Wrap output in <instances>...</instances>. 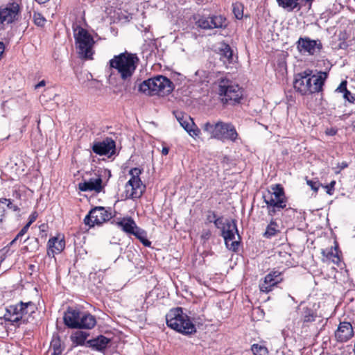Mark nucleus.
I'll return each instance as SVG.
<instances>
[{"instance_id":"1","label":"nucleus","mask_w":355,"mask_h":355,"mask_svg":"<svg viewBox=\"0 0 355 355\" xmlns=\"http://www.w3.org/2000/svg\"><path fill=\"white\" fill-rule=\"evenodd\" d=\"M37 307L33 302H19L16 304L8 306L3 318L11 324L19 327L21 324L33 323L35 320Z\"/></svg>"},{"instance_id":"2","label":"nucleus","mask_w":355,"mask_h":355,"mask_svg":"<svg viewBox=\"0 0 355 355\" xmlns=\"http://www.w3.org/2000/svg\"><path fill=\"white\" fill-rule=\"evenodd\" d=\"M140 60L136 53L125 51L119 55H114L110 60L109 64L111 69L116 70L120 78L124 83H130L134 75Z\"/></svg>"},{"instance_id":"3","label":"nucleus","mask_w":355,"mask_h":355,"mask_svg":"<svg viewBox=\"0 0 355 355\" xmlns=\"http://www.w3.org/2000/svg\"><path fill=\"white\" fill-rule=\"evenodd\" d=\"M167 326L183 335H191L196 332V327L182 307L171 309L166 315Z\"/></svg>"},{"instance_id":"4","label":"nucleus","mask_w":355,"mask_h":355,"mask_svg":"<svg viewBox=\"0 0 355 355\" xmlns=\"http://www.w3.org/2000/svg\"><path fill=\"white\" fill-rule=\"evenodd\" d=\"M217 94L218 99L223 105H236L241 103L243 98V89L231 80L221 77L218 81Z\"/></svg>"},{"instance_id":"5","label":"nucleus","mask_w":355,"mask_h":355,"mask_svg":"<svg viewBox=\"0 0 355 355\" xmlns=\"http://www.w3.org/2000/svg\"><path fill=\"white\" fill-rule=\"evenodd\" d=\"M174 88L175 85L169 78L157 75L144 80L139 86V91L148 96H164L170 94Z\"/></svg>"},{"instance_id":"6","label":"nucleus","mask_w":355,"mask_h":355,"mask_svg":"<svg viewBox=\"0 0 355 355\" xmlns=\"http://www.w3.org/2000/svg\"><path fill=\"white\" fill-rule=\"evenodd\" d=\"M203 130L210 135L211 138L225 141V140L235 142L239 134L232 123L219 121L215 123L207 122L203 125Z\"/></svg>"},{"instance_id":"7","label":"nucleus","mask_w":355,"mask_h":355,"mask_svg":"<svg viewBox=\"0 0 355 355\" xmlns=\"http://www.w3.org/2000/svg\"><path fill=\"white\" fill-rule=\"evenodd\" d=\"M73 31L76 46L80 57L87 60L92 59V48L95 42L92 35L79 25H73Z\"/></svg>"},{"instance_id":"8","label":"nucleus","mask_w":355,"mask_h":355,"mask_svg":"<svg viewBox=\"0 0 355 355\" xmlns=\"http://www.w3.org/2000/svg\"><path fill=\"white\" fill-rule=\"evenodd\" d=\"M128 235L135 236L145 247H150L151 242L147 238V232L138 227L131 216L119 218L112 222Z\"/></svg>"},{"instance_id":"9","label":"nucleus","mask_w":355,"mask_h":355,"mask_svg":"<svg viewBox=\"0 0 355 355\" xmlns=\"http://www.w3.org/2000/svg\"><path fill=\"white\" fill-rule=\"evenodd\" d=\"M142 171V169L137 167L130 170L129 174L131 175V178L125 184L126 198L139 199L145 192L146 185L142 183L139 178Z\"/></svg>"},{"instance_id":"10","label":"nucleus","mask_w":355,"mask_h":355,"mask_svg":"<svg viewBox=\"0 0 355 355\" xmlns=\"http://www.w3.org/2000/svg\"><path fill=\"white\" fill-rule=\"evenodd\" d=\"M231 223H227V227L220 232V236L223 238L226 248L234 252H237L241 245V236L239 233L236 220L232 219Z\"/></svg>"},{"instance_id":"11","label":"nucleus","mask_w":355,"mask_h":355,"mask_svg":"<svg viewBox=\"0 0 355 355\" xmlns=\"http://www.w3.org/2000/svg\"><path fill=\"white\" fill-rule=\"evenodd\" d=\"M111 208L105 207H95L92 208L84 218V223L89 227L95 225H101L112 218Z\"/></svg>"},{"instance_id":"12","label":"nucleus","mask_w":355,"mask_h":355,"mask_svg":"<svg viewBox=\"0 0 355 355\" xmlns=\"http://www.w3.org/2000/svg\"><path fill=\"white\" fill-rule=\"evenodd\" d=\"M312 73L311 69H307L295 75L293 87L302 96L313 94Z\"/></svg>"},{"instance_id":"13","label":"nucleus","mask_w":355,"mask_h":355,"mask_svg":"<svg viewBox=\"0 0 355 355\" xmlns=\"http://www.w3.org/2000/svg\"><path fill=\"white\" fill-rule=\"evenodd\" d=\"M296 48L302 55H314L322 49L320 40H312L309 37H300L296 42Z\"/></svg>"},{"instance_id":"14","label":"nucleus","mask_w":355,"mask_h":355,"mask_svg":"<svg viewBox=\"0 0 355 355\" xmlns=\"http://www.w3.org/2000/svg\"><path fill=\"white\" fill-rule=\"evenodd\" d=\"M20 12V6L15 1L8 3L6 7H0V30L3 28V25L12 24L17 20Z\"/></svg>"},{"instance_id":"15","label":"nucleus","mask_w":355,"mask_h":355,"mask_svg":"<svg viewBox=\"0 0 355 355\" xmlns=\"http://www.w3.org/2000/svg\"><path fill=\"white\" fill-rule=\"evenodd\" d=\"M282 281V273L279 270L273 269L266 275L263 282H260L259 290L262 293H268Z\"/></svg>"},{"instance_id":"16","label":"nucleus","mask_w":355,"mask_h":355,"mask_svg":"<svg viewBox=\"0 0 355 355\" xmlns=\"http://www.w3.org/2000/svg\"><path fill=\"white\" fill-rule=\"evenodd\" d=\"M92 149L96 155H108L110 157L116 153V143L111 137H106L101 141L94 142Z\"/></svg>"},{"instance_id":"17","label":"nucleus","mask_w":355,"mask_h":355,"mask_svg":"<svg viewBox=\"0 0 355 355\" xmlns=\"http://www.w3.org/2000/svg\"><path fill=\"white\" fill-rule=\"evenodd\" d=\"M82 311L77 307L68 306L64 313L63 322L69 329H76L78 327Z\"/></svg>"},{"instance_id":"18","label":"nucleus","mask_w":355,"mask_h":355,"mask_svg":"<svg viewBox=\"0 0 355 355\" xmlns=\"http://www.w3.org/2000/svg\"><path fill=\"white\" fill-rule=\"evenodd\" d=\"M270 188L272 191H268L267 193L263 194L262 198L263 201H265V198L268 200L271 198L275 202H282V205L286 207L287 198L282 185L280 184H272Z\"/></svg>"},{"instance_id":"19","label":"nucleus","mask_w":355,"mask_h":355,"mask_svg":"<svg viewBox=\"0 0 355 355\" xmlns=\"http://www.w3.org/2000/svg\"><path fill=\"white\" fill-rule=\"evenodd\" d=\"M354 336L352 325L349 322H340L336 331H335V338L338 343H345L351 339Z\"/></svg>"},{"instance_id":"20","label":"nucleus","mask_w":355,"mask_h":355,"mask_svg":"<svg viewBox=\"0 0 355 355\" xmlns=\"http://www.w3.org/2000/svg\"><path fill=\"white\" fill-rule=\"evenodd\" d=\"M47 254L53 257L55 254L60 253L65 248V241L63 235L58 234L49 239L47 243Z\"/></svg>"},{"instance_id":"21","label":"nucleus","mask_w":355,"mask_h":355,"mask_svg":"<svg viewBox=\"0 0 355 355\" xmlns=\"http://www.w3.org/2000/svg\"><path fill=\"white\" fill-rule=\"evenodd\" d=\"M103 180L101 175H98L97 178H89L88 180H85L78 184V189L81 191H95L100 193L103 187Z\"/></svg>"},{"instance_id":"22","label":"nucleus","mask_w":355,"mask_h":355,"mask_svg":"<svg viewBox=\"0 0 355 355\" xmlns=\"http://www.w3.org/2000/svg\"><path fill=\"white\" fill-rule=\"evenodd\" d=\"M111 340L103 335H99L96 338L90 339L86 342V345L94 350L104 352L107 347Z\"/></svg>"},{"instance_id":"23","label":"nucleus","mask_w":355,"mask_h":355,"mask_svg":"<svg viewBox=\"0 0 355 355\" xmlns=\"http://www.w3.org/2000/svg\"><path fill=\"white\" fill-rule=\"evenodd\" d=\"M96 324V319L94 315L88 311H82L76 329H92Z\"/></svg>"},{"instance_id":"24","label":"nucleus","mask_w":355,"mask_h":355,"mask_svg":"<svg viewBox=\"0 0 355 355\" xmlns=\"http://www.w3.org/2000/svg\"><path fill=\"white\" fill-rule=\"evenodd\" d=\"M311 77L313 94L322 92L325 80L328 78V73L326 71H319L318 76L311 74Z\"/></svg>"},{"instance_id":"25","label":"nucleus","mask_w":355,"mask_h":355,"mask_svg":"<svg viewBox=\"0 0 355 355\" xmlns=\"http://www.w3.org/2000/svg\"><path fill=\"white\" fill-rule=\"evenodd\" d=\"M347 81L344 80H342L338 87L334 90L335 93L343 94V98L345 103L349 104L355 103V94H352L347 87Z\"/></svg>"},{"instance_id":"26","label":"nucleus","mask_w":355,"mask_h":355,"mask_svg":"<svg viewBox=\"0 0 355 355\" xmlns=\"http://www.w3.org/2000/svg\"><path fill=\"white\" fill-rule=\"evenodd\" d=\"M279 7L287 10L293 11L294 10H299L303 2H306V0H276Z\"/></svg>"},{"instance_id":"27","label":"nucleus","mask_w":355,"mask_h":355,"mask_svg":"<svg viewBox=\"0 0 355 355\" xmlns=\"http://www.w3.org/2000/svg\"><path fill=\"white\" fill-rule=\"evenodd\" d=\"M218 54L220 60L224 64H231L233 62V51L230 46L226 43H223L221 47L219 49Z\"/></svg>"},{"instance_id":"28","label":"nucleus","mask_w":355,"mask_h":355,"mask_svg":"<svg viewBox=\"0 0 355 355\" xmlns=\"http://www.w3.org/2000/svg\"><path fill=\"white\" fill-rule=\"evenodd\" d=\"M51 347L53 350L51 355H62V353L65 349L64 344L61 340V338L57 332H55L53 334L51 341Z\"/></svg>"},{"instance_id":"29","label":"nucleus","mask_w":355,"mask_h":355,"mask_svg":"<svg viewBox=\"0 0 355 355\" xmlns=\"http://www.w3.org/2000/svg\"><path fill=\"white\" fill-rule=\"evenodd\" d=\"M263 202L266 204L268 215L272 217V218H273L278 211L286 208V207L282 205V202L279 201L275 202L271 198L268 200L265 198V201Z\"/></svg>"},{"instance_id":"30","label":"nucleus","mask_w":355,"mask_h":355,"mask_svg":"<svg viewBox=\"0 0 355 355\" xmlns=\"http://www.w3.org/2000/svg\"><path fill=\"white\" fill-rule=\"evenodd\" d=\"M339 252L338 247V245H336L334 250L331 247L329 250H322V253L323 256L327 257V259L331 260L334 263L338 266L341 261Z\"/></svg>"},{"instance_id":"31","label":"nucleus","mask_w":355,"mask_h":355,"mask_svg":"<svg viewBox=\"0 0 355 355\" xmlns=\"http://www.w3.org/2000/svg\"><path fill=\"white\" fill-rule=\"evenodd\" d=\"M279 232V225L274 218H271L269 224L266 228L263 236L266 239H271Z\"/></svg>"},{"instance_id":"32","label":"nucleus","mask_w":355,"mask_h":355,"mask_svg":"<svg viewBox=\"0 0 355 355\" xmlns=\"http://www.w3.org/2000/svg\"><path fill=\"white\" fill-rule=\"evenodd\" d=\"M89 336V334L86 331H77L70 336V339L76 345H83Z\"/></svg>"},{"instance_id":"33","label":"nucleus","mask_w":355,"mask_h":355,"mask_svg":"<svg viewBox=\"0 0 355 355\" xmlns=\"http://www.w3.org/2000/svg\"><path fill=\"white\" fill-rule=\"evenodd\" d=\"M226 18L222 15H212L209 17V23L213 28H223L227 26Z\"/></svg>"},{"instance_id":"34","label":"nucleus","mask_w":355,"mask_h":355,"mask_svg":"<svg viewBox=\"0 0 355 355\" xmlns=\"http://www.w3.org/2000/svg\"><path fill=\"white\" fill-rule=\"evenodd\" d=\"M175 114V117L180 125L184 129L189 128L190 125H195V123L193 119L188 116H184L182 112H174Z\"/></svg>"},{"instance_id":"35","label":"nucleus","mask_w":355,"mask_h":355,"mask_svg":"<svg viewBox=\"0 0 355 355\" xmlns=\"http://www.w3.org/2000/svg\"><path fill=\"white\" fill-rule=\"evenodd\" d=\"M317 317L315 311L309 307H304L302 313V320L303 323L312 322L315 320Z\"/></svg>"},{"instance_id":"36","label":"nucleus","mask_w":355,"mask_h":355,"mask_svg":"<svg viewBox=\"0 0 355 355\" xmlns=\"http://www.w3.org/2000/svg\"><path fill=\"white\" fill-rule=\"evenodd\" d=\"M244 6L242 3L236 1L232 3V12L237 19H242L243 17Z\"/></svg>"},{"instance_id":"37","label":"nucleus","mask_w":355,"mask_h":355,"mask_svg":"<svg viewBox=\"0 0 355 355\" xmlns=\"http://www.w3.org/2000/svg\"><path fill=\"white\" fill-rule=\"evenodd\" d=\"M251 350L254 355H268L267 347L262 344H253L251 347Z\"/></svg>"},{"instance_id":"38","label":"nucleus","mask_w":355,"mask_h":355,"mask_svg":"<svg viewBox=\"0 0 355 355\" xmlns=\"http://www.w3.org/2000/svg\"><path fill=\"white\" fill-rule=\"evenodd\" d=\"M10 243L0 250V264L8 257L13 254L15 250L11 249Z\"/></svg>"},{"instance_id":"39","label":"nucleus","mask_w":355,"mask_h":355,"mask_svg":"<svg viewBox=\"0 0 355 355\" xmlns=\"http://www.w3.org/2000/svg\"><path fill=\"white\" fill-rule=\"evenodd\" d=\"M231 223V220L226 219L225 221H224V217L223 216H218L217 219H214V225L217 229H220V232L223 228L227 227V223Z\"/></svg>"},{"instance_id":"40","label":"nucleus","mask_w":355,"mask_h":355,"mask_svg":"<svg viewBox=\"0 0 355 355\" xmlns=\"http://www.w3.org/2000/svg\"><path fill=\"white\" fill-rule=\"evenodd\" d=\"M33 20L35 24L40 27H43L46 22V19L41 13L39 12H34Z\"/></svg>"},{"instance_id":"41","label":"nucleus","mask_w":355,"mask_h":355,"mask_svg":"<svg viewBox=\"0 0 355 355\" xmlns=\"http://www.w3.org/2000/svg\"><path fill=\"white\" fill-rule=\"evenodd\" d=\"M198 26L202 29H211V25L209 23V17H201L197 21Z\"/></svg>"},{"instance_id":"42","label":"nucleus","mask_w":355,"mask_h":355,"mask_svg":"<svg viewBox=\"0 0 355 355\" xmlns=\"http://www.w3.org/2000/svg\"><path fill=\"white\" fill-rule=\"evenodd\" d=\"M185 130L192 137H198L200 133V130L197 127L196 124L195 125H190V127H189V128H187V130Z\"/></svg>"},{"instance_id":"43","label":"nucleus","mask_w":355,"mask_h":355,"mask_svg":"<svg viewBox=\"0 0 355 355\" xmlns=\"http://www.w3.org/2000/svg\"><path fill=\"white\" fill-rule=\"evenodd\" d=\"M306 184L311 188L315 192H318L319 188L322 186V184L318 181L313 180H306Z\"/></svg>"},{"instance_id":"44","label":"nucleus","mask_w":355,"mask_h":355,"mask_svg":"<svg viewBox=\"0 0 355 355\" xmlns=\"http://www.w3.org/2000/svg\"><path fill=\"white\" fill-rule=\"evenodd\" d=\"M349 166V163L347 162H343L341 163H338L337 166L333 168V171L335 174H339L342 170L347 168Z\"/></svg>"},{"instance_id":"45","label":"nucleus","mask_w":355,"mask_h":355,"mask_svg":"<svg viewBox=\"0 0 355 355\" xmlns=\"http://www.w3.org/2000/svg\"><path fill=\"white\" fill-rule=\"evenodd\" d=\"M335 185H336V181L332 180L329 184H328L327 185H322V187L326 189V193L328 195L331 196L334 193Z\"/></svg>"},{"instance_id":"46","label":"nucleus","mask_w":355,"mask_h":355,"mask_svg":"<svg viewBox=\"0 0 355 355\" xmlns=\"http://www.w3.org/2000/svg\"><path fill=\"white\" fill-rule=\"evenodd\" d=\"M218 216H217L216 212L212 210H209L207 211V215L206 216V221L209 223H214V219H217Z\"/></svg>"},{"instance_id":"47","label":"nucleus","mask_w":355,"mask_h":355,"mask_svg":"<svg viewBox=\"0 0 355 355\" xmlns=\"http://www.w3.org/2000/svg\"><path fill=\"white\" fill-rule=\"evenodd\" d=\"M211 232L209 230H203L201 234V239L207 241L210 239Z\"/></svg>"},{"instance_id":"48","label":"nucleus","mask_w":355,"mask_h":355,"mask_svg":"<svg viewBox=\"0 0 355 355\" xmlns=\"http://www.w3.org/2000/svg\"><path fill=\"white\" fill-rule=\"evenodd\" d=\"M37 216L38 214L36 211H33V213H31V214L29 216L28 222L27 223V224H29V225L31 226V225L35 221Z\"/></svg>"},{"instance_id":"49","label":"nucleus","mask_w":355,"mask_h":355,"mask_svg":"<svg viewBox=\"0 0 355 355\" xmlns=\"http://www.w3.org/2000/svg\"><path fill=\"white\" fill-rule=\"evenodd\" d=\"M30 225L29 224H26L22 228L21 230L19 232V235H22L24 236L28 231V228H29Z\"/></svg>"},{"instance_id":"50","label":"nucleus","mask_w":355,"mask_h":355,"mask_svg":"<svg viewBox=\"0 0 355 355\" xmlns=\"http://www.w3.org/2000/svg\"><path fill=\"white\" fill-rule=\"evenodd\" d=\"M7 207L9 208V209H13L14 211H19V208L17 206V205H15L12 203V201H9L8 203H7Z\"/></svg>"},{"instance_id":"51","label":"nucleus","mask_w":355,"mask_h":355,"mask_svg":"<svg viewBox=\"0 0 355 355\" xmlns=\"http://www.w3.org/2000/svg\"><path fill=\"white\" fill-rule=\"evenodd\" d=\"M5 51V44L3 42H0V58L1 59L2 55Z\"/></svg>"},{"instance_id":"52","label":"nucleus","mask_w":355,"mask_h":355,"mask_svg":"<svg viewBox=\"0 0 355 355\" xmlns=\"http://www.w3.org/2000/svg\"><path fill=\"white\" fill-rule=\"evenodd\" d=\"M284 209H285V213H286L288 214H295V212H297L295 209H293L291 207H288V208L286 207Z\"/></svg>"},{"instance_id":"53","label":"nucleus","mask_w":355,"mask_h":355,"mask_svg":"<svg viewBox=\"0 0 355 355\" xmlns=\"http://www.w3.org/2000/svg\"><path fill=\"white\" fill-rule=\"evenodd\" d=\"M46 85L45 80H42L40 81L37 85H35V88L38 89L40 87H44Z\"/></svg>"},{"instance_id":"54","label":"nucleus","mask_w":355,"mask_h":355,"mask_svg":"<svg viewBox=\"0 0 355 355\" xmlns=\"http://www.w3.org/2000/svg\"><path fill=\"white\" fill-rule=\"evenodd\" d=\"M21 236L22 235H19V233L18 232L15 239L9 243L10 245H12L16 242V241L18 240Z\"/></svg>"},{"instance_id":"55","label":"nucleus","mask_w":355,"mask_h":355,"mask_svg":"<svg viewBox=\"0 0 355 355\" xmlns=\"http://www.w3.org/2000/svg\"><path fill=\"white\" fill-rule=\"evenodd\" d=\"M168 152H169V148L168 147L162 148V155H168Z\"/></svg>"},{"instance_id":"56","label":"nucleus","mask_w":355,"mask_h":355,"mask_svg":"<svg viewBox=\"0 0 355 355\" xmlns=\"http://www.w3.org/2000/svg\"><path fill=\"white\" fill-rule=\"evenodd\" d=\"M10 200H11L10 199L2 198L0 199V205H1V204H6V202L8 203L9 201H10Z\"/></svg>"},{"instance_id":"57","label":"nucleus","mask_w":355,"mask_h":355,"mask_svg":"<svg viewBox=\"0 0 355 355\" xmlns=\"http://www.w3.org/2000/svg\"><path fill=\"white\" fill-rule=\"evenodd\" d=\"M327 134L331 136L335 135L336 134V130L331 129L329 132H327Z\"/></svg>"},{"instance_id":"58","label":"nucleus","mask_w":355,"mask_h":355,"mask_svg":"<svg viewBox=\"0 0 355 355\" xmlns=\"http://www.w3.org/2000/svg\"><path fill=\"white\" fill-rule=\"evenodd\" d=\"M37 2H38L39 3L42 4V3H44L47 1H49V0H35Z\"/></svg>"},{"instance_id":"59","label":"nucleus","mask_w":355,"mask_h":355,"mask_svg":"<svg viewBox=\"0 0 355 355\" xmlns=\"http://www.w3.org/2000/svg\"><path fill=\"white\" fill-rule=\"evenodd\" d=\"M277 355H285V354L283 352H277Z\"/></svg>"},{"instance_id":"60","label":"nucleus","mask_w":355,"mask_h":355,"mask_svg":"<svg viewBox=\"0 0 355 355\" xmlns=\"http://www.w3.org/2000/svg\"><path fill=\"white\" fill-rule=\"evenodd\" d=\"M35 242L38 243V239L37 238L34 239Z\"/></svg>"},{"instance_id":"61","label":"nucleus","mask_w":355,"mask_h":355,"mask_svg":"<svg viewBox=\"0 0 355 355\" xmlns=\"http://www.w3.org/2000/svg\"><path fill=\"white\" fill-rule=\"evenodd\" d=\"M107 172H108L109 176H111V172H110V171L107 170Z\"/></svg>"},{"instance_id":"62","label":"nucleus","mask_w":355,"mask_h":355,"mask_svg":"<svg viewBox=\"0 0 355 355\" xmlns=\"http://www.w3.org/2000/svg\"><path fill=\"white\" fill-rule=\"evenodd\" d=\"M33 267H34V266H33V265H31V266H30V268H33Z\"/></svg>"},{"instance_id":"63","label":"nucleus","mask_w":355,"mask_h":355,"mask_svg":"<svg viewBox=\"0 0 355 355\" xmlns=\"http://www.w3.org/2000/svg\"><path fill=\"white\" fill-rule=\"evenodd\" d=\"M313 0H306V2L312 1Z\"/></svg>"},{"instance_id":"64","label":"nucleus","mask_w":355,"mask_h":355,"mask_svg":"<svg viewBox=\"0 0 355 355\" xmlns=\"http://www.w3.org/2000/svg\"><path fill=\"white\" fill-rule=\"evenodd\" d=\"M353 351H354V354H355V345H354V350H353Z\"/></svg>"}]
</instances>
